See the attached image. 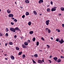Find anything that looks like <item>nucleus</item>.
I'll return each mask as SVG.
<instances>
[{
  "label": "nucleus",
  "instance_id": "nucleus-1",
  "mask_svg": "<svg viewBox=\"0 0 64 64\" xmlns=\"http://www.w3.org/2000/svg\"><path fill=\"white\" fill-rule=\"evenodd\" d=\"M10 31H12V32H15V31H16V30H14V28H10Z\"/></svg>",
  "mask_w": 64,
  "mask_h": 64
},
{
  "label": "nucleus",
  "instance_id": "nucleus-2",
  "mask_svg": "<svg viewBox=\"0 0 64 64\" xmlns=\"http://www.w3.org/2000/svg\"><path fill=\"white\" fill-rule=\"evenodd\" d=\"M56 8H57V7H54V8H52L51 9L52 11L53 12V11H56Z\"/></svg>",
  "mask_w": 64,
  "mask_h": 64
},
{
  "label": "nucleus",
  "instance_id": "nucleus-3",
  "mask_svg": "<svg viewBox=\"0 0 64 64\" xmlns=\"http://www.w3.org/2000/svg\"><path fill=\"white\" fill-rule=\"evenodd\" d=\"M49 22H50L49 20H48L46 21V25H48L49 24Z\"/></svg>",
  "mask_w": 64,
  "mask_h": 64
},
{
  "label": "nucleus",
  "instance_id": "nucleus-4",
  "mask_svg": "<svg viewBox=\"0 0 64 64\" xmlns=\"http://www.w3.org/2000/svg\"><path fill=\"white\" fill-rule=\"evenodd\" d=\"M59 42L60 43V44H62L63 43H64V40H63V39H62L61 41L59 40Z\"/></svg>",
  "mask_w": 64,
  "mask_h": 64
},
{
  "label": "nucleus",
  "instance_id": "nucleus-5",
  "mask_svg": "<svg viewBox=\"0 0 64 64\" xmlns=\"http://www.w3.org/2000/svg\"><path fill=\"white\" fill-rule=\"evenodd\" d=\"M8 16L9 17H11L12 18L13 17V14H9Z\"/></svg>",
  "mask_w": 64,
  "mask_h": 64
},
{
  "label": "nucleus",
  "instance_id": "nucleus-6",
  "mask_svg": "<svg viewBox=\"0 0 64 64\" xmlns=\"http://www.w3.org/2000/svg\"><path fill=\"white\" fill-rule=\"evenodd\" d=\"M7 12L8 14H10L11 13V10H10V9L7 10Z\"/></svg>",
  "mask_w": 64,
  "mask_h": 64
},
{
  "label": "nucleus",
  "instance_id": "nucleus-7",
  "mask_svg": "<svg viewBox=\"0 0 64 64\" xmlns=\"http://www.w3.org/2000/svg\"><path fill=\"white\" fill-rule=\"evenodd\" d=\"M10 57L12 60H14V59H15L14 57V56H11Z\"/></svg>",
  "mask_w": 64,
  "mask_h": 64
},
{
  "label": "nucleus",
  "instance_id": "nucleus-8",
  "mask_svg": "<svg viewBox=\"0 0 64 64\" xmlns=\"http://www.w3.org/2000/svg\"><path fill=\"white\" fill-rule=\"evenodd\" d=\"M14 30H15V31H16V30H20L19 29V28H18V27H17L15 28L14 29Z\"/></svg>",
  "mask_w": 64,
  "mask_h": 64
},
{
  "label": "nucleus",
  "instance_id": "nucleus-9",
  "mask_svg": "<svg viewBox=\"0 0 64 64\" xmlns=\"http://www.w3.org/2000/svg\"><path fill=\"white\" fill-rule=\"evenodd\" d=\"M25 2L26 3H29L30 2L28 0H25Z\"/></svg>",
  "mask_w": 64,
  "mask_h": 64
},
{
  "label": "nucleus",
  "instance_id": "nucleus-10",
  "mask_svg": "<svg viewBox=\"0 0 64 64\" xmlns=\"http://www.w3.org/2000/svg\"><path fill=\"white\" fill-rule=\"evenodd\" d=\"M43 0H40L39 1V3L40 4L42 3H43Z\"/></svg>",
  "mask_w": 64,
  "mask_h": 64
},
{
  "label": "nucleus",
  "instance_id": "nucleus-11",
  "mask_svg": "<svg viewBox=\"0 0 64 64\" xmlns=\"http://www.w3.org/2000/svg\"><path fill=\"white\" fill-rule=\"evenodd\" d=\"M22 46L23 48H26L27 47H26V46H25L24 44L22 45Z\"/></svg>",
  "mask_w": 64,
  "mask_h": 64
},
{
  "label": "nucleus",
  "instance_id": "nucleus-12",
  "mask_svg": "<svg viewBox=\"0 0 64 64\" xmlns=\"http://www.w3.org/2000/svg\"><path fill=\"white\" fill-rule=\"evenodd\" d=\"M43 62H44V60L43 59L42 61V60H40V64L42 63Z\"/></svg>",
  "mask_w": 64,
  "mask_h": 64
},
{
  "label": "nucleus",
  "instance_id": "nucleus-13",
  "mask_svg": "<svg viewBox=\"0 0 64 64\" xmlns=\"http://www.w3.org/2000/svg\"><path fill=\"white\" fill-rule=\"evenodd\" d=\"M61 59H58V60H57V61H58V62H61Z\"/></svg>",
  "mask_w": 64,
  "mask_h": 64
},
{
  "label": "nucleus",
  "instance_id": "nucleus-14",
  "mask_svg": "<svg viewBox=\"0 0 64 64\" xmlns=\"http://www.w3.org/2000/svg\"><path fill=\"white\" fill-rule=\"evenodd\" d=\"M54 60H57L58 59V58H57V57H55L54 58Z\"/></svg>",
  "mask_w": 64,
  "mask_h": 64
},
{
  "label": "nucleus",
  "instance_id": "nucleus-15",
  "mask_svg": "<svg viewBox=\"0 0 64 64\" xmlns=\"http://www.w3.org/2000/svg\"><path fill=\"white\" fill-rule=\"evenodd\" d=\"M31 22H28V25H29V26H30V25H31Z\"/></svg>",
  "mask_w": 64,
  "mask_h": 64
},
{
  "label": "nucleus",
  "instance_id": "nucleus-16",
  "mask_svg": "<svg viewBox=\"0 0 64 64\" xmlns=\"http://www.w3.org/2000/svg\"><path fill=\"white\" fill-rule=\"evenodd\" d=\"M60 9L62 11H64V8L62 7L60 8Z\"/></svg>",
  "mask_w": 64,
  "mask_h": 64
},
{
  "label": "nucleus",
  "instance_id": "nucleus-17",
  "mask_svg": "<svg viewBox=\"0 0 64 64\" xmlns=\"http://www.w3.org/2000/svg\"><path fill=\"white\" fill-rule=\"evenodd\" d=\"M24 44L25 45L27 46L28 45V44L27 42H25Z\"/></svg>",
  "mask_w": 64,
  "mask_h": 64
},
{
  "label": "nucleus",
  "instance_id": "nucleus-18",
  "mask_svg": "<svg viewBox=\"0 0 64 64\" xmlns=\"http://www.w3.org/2000/svg\"><path fill=\"white\" fill-rule=\"evenodd\" d=\"M30 34H32L33 33V31H30Z\"/></svg>",
  "mask_w": 64,
  "mask_h": 64
},
{
  "label": "nucleus",
  "instance_id": "nucleus-19",
  "mask_svg": "<svg viewBox=\"0 0 64 64\" xmlns=\"http://www.w3.org/2000/svg\"><path fill=\"white\" fill-rule=\"evenodd\" d=\"M50 9L49 8H48L47 9V10L48 12H50Z\"/></svg>",
  "mask_w": 64,
  "mask_h": 64
},
{
  "label": "nucleus",
  "instance_id": "nucleus-20",
  "mask_svg": "<svg viewBox=\"0 0 64 64\" xmlns=\"http://www.w3.org/2000/svg\"><path fill=\"white\" fill-rule=\"evenodd\" d=\"M34 13L35 14V15H37V12L35 11H33Z\"/></svg>",
  "mask_w": 64,
  "mask_h": 64
},
{
  "label": "nucleus",
  "instance_id": "nucleus-21",
  "mask_svg": "<svg viewBox=\"0 0 64 64\" xmlns=\"http://www.w3.org/2000/svg\"><path fill=\"white\" fill-rule=\"evenodd\" d=\"M29 13L28 12H26V15L27 16V15H29Z\"/></svg>",
  "mask_w": 64,
  "mask_h": 64
},
{
  "label": "nucleus",
  "instance_id": "nucleus-22",
  "mask_svg": "<svg viewBox=\"0 0 64 64\" xmlns=\"http://www.w3.org/2000/svg\"><path fill=\"white\" fill-rule=\"evenodd\" d=\"M16 49L17 50H19V48L18 47H16Z\"/></svg>",
  "mask_w": 64,
  "mask_h": 64
},
{
  "label": "nucleus",
  "instance_id": "nucleus-23",
  "mask_svg": "<svg viewBox=\"0 0 64 64\" xmlns=\"http://www.w3.org/2000/svg\"><path fill=\"white\" fill-rule=\"evenodd\" d=\"M39 42H36V45L37 46H38V45H39Z\"/></svg>",
  "mask_w": 64,
  "mask_h": 64
},
{
  "label": "nucleus",
  "instance_id": "nucleus-24",
  "mask_svg": "<svg viewBox=\"0 0 64 64\" xmlns=\"http://www.w3.org/2000/svg\"><path fill=\"white\" fill-rule=\"evenodd\" d=\"M22 57L23 58H25V55L24 54L23 55H22Z\"/></svg>",
  "mask_w": 64,
  "mask_h": 64
},
{
  "label": "nucleus",
  "instance_id": "nucleus-25",
  "mask_svg": "<svg viewBox=\"0 0 64 64\" xmlns=\"http://www.w3.org/2000/svg\"><path fill=\"white\" fill-rule=\"evenodd\" d=\"M34 56L35 57H38V55H37V54H36L34 55Z\"/></svg>",
  "mask_w": 64,
  "mask_h": 64
},
{
  "label": "nucleus",
  "instance_id": "nucleus-26",
  "mask_svg": "<svg viewBox=\"0 0 64 64\" xmlns=\"http://www.w3.org/2000/svg\"><path fill=\"white\" fill-rule=\"evenodd\" d=\"M9 44L10 45H13V42H9Z\"/></svg>",
  "mask_w": 64,
  "mask_h": 64
},
{
  "label": "nucleus",
  "instance_id": "nucleus-27",
  "mask_svg": "<svg viewBox=\"0 0 64 64\" xmlns=\"http://www.w3.org/2000/svg\"><path fill=\"white\" fill-rule=\"evenodd\" d=\"M36 39V38H33L32 39V40L33 41H35V40Z\"/></svg>",
  "mask_w": 64,
  "mask_h": 64
},
{
  "label": "nucleus",
  "instance_id": "nucleus-28",
  "mask_svg": "<svg viewBox=\"0 0 64 64\" xmlns=\"http://www.w3.org/2000/svg\"><path fill=\"white\" fill-rule=\"evenodd\" d=\"M40 61H41V60H38V63H41V62H40Z\"/></svg>",
  "mask_w": 64,
  "mask_h": 64
},
{
  "label": "nucleus",
  "instance_id": "nucleus-29",
  "mask_svg": "<svg viewBox=\"0 0 64 64\" xmlns=\"http://www.w3.org/2000/svg\"><path fill=\"white\" fill-rule=\"evenodd\" d=\"M50 32H51V30H50L48 29V33H50Z\"/></svg>",
  "mask_w": 64,
  "mask_h": 64
},
{
  "label": "nucleus",
  "instance_id": "nucleus-30",
  "mask_svg": "<svg viewBox=\"0 0 64 64\" xmlns=\"http://www.w3.org/2000/svg\"><path fill=\"white\" fill-rule=\"evenodd\" d=\"M6 32H8V31H9V30H8V28H6Z\"/></svg>",
  "mask_w": 64,
  "mask_h": 64
},
{
  "label": "nucleus",
  "instance_id": "nucleus-31",
  "mask_svg": "<svg viewBox=\"0 0 64 64\" xmlns=\"http://www.w3.org/2000/svg\"><path fill=\"white\" fill-rule=\"evenodd\" d=\"M59 38H58L56 39V41H57V42H58L59 41Z\"/></svg>",
  "mask_w": 64,
  "mask_h": 64
},
{
  "label": "nucleus",
  "instance_id": "nucleus-32",
  "mask_svg": "<svg viewBox=\"0 0 64 64\" xmlns=\"http://www.w3.org/2000/svg\"><path fill=\"white\" fill-rule=\"evenodd\" d=\"M14 22H17V20L16 19H14Z\"/></svg>",
  "mask_w": 64,
  "mask_h": 64
},
{
  "label": "nucleus",
  "instance_id": "nucleus-33",
  "mask_svg": "<svg viewBox=\"0 0 64 64\" xmlns=\"http://www.w3.org/2000/svg\"><path fill=\"white\" fill-rule=\"evenodd\" d=\"M21 54H22V52H20L19 53L18 55H20Z\"/></svg>",
  "mask_w": 64,
  "mask_h": 64
},
{
  "label": "nucleus",
  "instance_id": "nucleus-34",
  "mask_svg": "<svg viewBox=\"0 0 64 64\" xmlns=\"http://www.w3.org/2000/svg\"><path fill=\"white\" fill-rule=\"evenodd\" d=\"M33 60V63H34H34H36V62H35V61H34V60Z\"/></svg>",
  "mask_w": 64,
  "mask_h": 64
},
{
  "label": "nucleus",
  "instance_id": "nucleus-35",
  "mask_svg": "<svg viewBox=\"0 0 64 64\" xmlns=\"http://www.w3.org/2000/svg\"><path fill=\"white\" fill-rule=\"evenodd\" d=\"M6 36H8V34L6 33Z\"/></svg>",
  "mask_w": 64,
  "mask_h": 64
},
{
  "label": "nucleus",
  "instance_id": "nucleus-36",
  "mask_svg": "<svg viewBox=\"0 0 64 64\" xmlns=\"http://www.w3.org/2000/svg\"><path fill=\"white\" fill-rule=\"evenodd\" d=\"M25 17V15H23L22 16V18H24Z\"/></svg>",
  "mask_w": 64,
  "mask_h": 64
},
{
  "label": "nucleus",
  "instance_id": "nucleus-37",
  "mask_svg": "<svg viewBox=\"0 0 64 64\" xmlns=\"http://www.w3.org/2000/svg\"><path fill=\"white\" fill-rule=\"evenodd\" d=\"M11 24H12V25H14V23L12 22H11Z\"/></svg>",
  "mask_w": 64,
  "mask_h": 64
},
{
  "label": "nucleus",
  "instance_id": "nucleus-38",
  "mask_svg": "<svg viewBox=\"0 0 64 64\" xmlns=\"http://www.w3.org/2000/svg\"><path fill=\"white\" fill-rule=\"evenodd\" d=\"M3 36V34L1 33H0V36Z\"/></svg>",
  "mask_w": 64,
  "mask_h": 64
},
{
  "label": "nucleus",
  "instance_id": "nucleus-39",
  "mask_svg": "<svg viewBox=\"0 0 64 64\" xmlns=\"http://www.w3.org/2000/svg\"><path fill=\"white\" fill-rule=\"evenodd\" d=\"M41 39L42 40H43L44 41L45 40L44 38H42Z\"/></svg>",
  "mask_w": 64,
  "mask_h": 64
},
{
  "label": "nucleus",
  "instance_id": "nucleus-40",
  "mask_svg": "<svg viewBox=\"0 0 64 64\" xmlns=\"http://www.w3.org/2000/svg\"><path fill=\"white\" fill-rule=\"evenodd\" d=\"M46 46H48V48H50V46H49V45H47Z\"/></svg>",
  "mask_w": 64,
  "mask_h": 64
},
{
  "label": "nucleus",
  "instance_id": "nucleus-41",
  "mask_svg": "<svg viewBox=\"0 0 64 64\" xmlns=\"http://www.w3.org/2000/svg\"><path fill=\"white\" fill-rule=\"evenodd\" d=\"M28 43H30V40H28Z\"/></svg>",
  "mask_w": 64,
  "mask_h": 64
},
{
  "label": "nucleus",
  "instance_id": "nucleus-42",
  "mask_svg": "<svg viewBox=\"0 0 64 64\" xmlns=\"http://www.w3.org/2000/svg\"><path fill=\"white\" fill-rule=\"evenodd\" d=\"M48 29H49L48 28H46V31H47L48 30Z\"/></svg>",
  "mask_w": 64,
  "mask_h": 64
},
{
  "label": "nucleus",
  "instance_id": "nucleus-43",
  "mask_svg": "<svg viewBox=\"0 0 64 64\" xmlns=\"http://www.w3.org/2000/svg\"><path fill=\"white\" fill-rule=\"evenodd\" d=\"M61 58H64V57L63 56H61Z\"/></svg>",
  "mask_w": 64,
  "mask_h": 64
},
{
  "label": "nucleus",
  "instance_id": "nucleus-44",
  "mask_svg": "<svg viewBox=\"0 0 64 64\" xmlns=\"http://www.w3.org/2000/svg\"><path fill=\"white\" fill-rule=\"evenodd\" d=\"M48 61L50 62V63H51V61L50 60H49Z\"/></svg>",
  "mask_w": 64,
  "mask_h": 64
},
{
  "label": "nucleus",
  "instance_id": "nucleus-45",
  "mask_svg": "<svg viewBox=\"0 0 64 64\" xmlns=\"http://www.w3.org/2000/svg\"><path fill=\"white\" fill-rule=\"evenodd\" d=\"M16 37H17V36L16 35H15L14 36V38H16Z\"/></svg>",
  "mask_w": 64,
  "mask_h": 64
},
{
  "label": "nucleus",
  "instance_id": "nucleus-46",
  "mask_svg": "<svg viewBox=\"0 0 64 64\" xmlns=\"http://www.w3.org/2000/svg\"><path fill=\"white\" fill-rule=\"evenodd\" d=\"M50 3H51V5H52V4H53V2L52 1H51L50 2Z\"/></svg>",
  "mask_w": 64,
  "mask_h": 64
},
{
  "label": "nucleus",
  "instance_id": "nucleus-47",
  "mask_svg": "<svg viewBox=\"0 0 64 64\" xmlns=\"http://www.w3.org/2000/svg\"><path fill=\"white\" fill-rule=\"evenodd\" d=\"M62 26L63 27H64V24H62Z\"/></svg>",
  "mask_w": 64,
  "mask_h": 64
},
{
  "label": "nucleus",
  "instance_id": "nucleus-48",
  "mask_svg": "<svg viewBox=\"0 0 64 64\" xmlns=\"http://www.w3.org/2000/svg\"><path fill=\"white\" fill-rule=\"evenodd\" d=\"M61 52L62 53H63V50L62 49L61 50Z\"/></svg>",
  "mask_w": 64,
  "mask_h": 64
},
{
  "label": "nucleus",
  "instance_id": "nucleus-49",
  "mask_svg": "<svg viewBox=\"0 0 64 64\" xmlns=\"http://www.w3.org/2000/svg\"><path fill=\"white\" fill-rule=\"evenodd\" d=\"M58 32H60V30H58Z\"/></svg>",
  "mask_w": 64,
  "mask_h": 64
},
{
  "label": "nucleus",
  "instance_id": "nucleus-50",
  "mask_svg": "<svg viewBox=\"0 0 64 64\" xmlns=\"http://www.w3.org/2000/svg\"><path fill=\"white\" fill-rule=\"evenodd\" d=\"M52 56L51 55L50 56V58H52Z\"/></svg>",
  "mask_w": 64,
  "mask_h": 64
},
{
  "label": "nucleus",
  "instance_id": "nucleus-51",
  "mask_svg": "<svg viewBox=\"0 0 64 64\" xmlns=\"http://www.w3.org/2000/svg\"><path fill=\"white\" fill-rule=\"evenodd\" d=\"M7 44H8L6 43L5 45V46H7Z\"/></svg>",
  "mask_w": 64,
  "mask_h": 64
},
{
  "label": "nucleus",
  "instance_id": "nucleus-52",
  "mask_svg": "<svg viewBox=\"0 0 64 64\" xmlns=\"http://www.w3.org/2000/svg\"><path fill=\"white\" fill-rule=\"evenodd\" d=\"M58 15H60V16H61V14H58Z\"/></svg>",
  "mask_w": 64,
  "mask_h": 64
},
{
  "label": "nucleus",
  "instance_id": "nucleus-53",
  "mask_svg": "<svg viewBox=\"0 0 64 64\" xmlns=\"http://www.w3.org/2000/svg\"><path fill=\"white\" fill-rule=\"evenodd\" d=\"M51 39H52V40L53 39V38L52 37H51Z\"/></svg>",
  "mask_w": 64,
  "mask_h": 64
},
{
  "label": "nucleus",
  "instance_id": "nucleus-54",
  "mask_svg": "<svg viewBox=\"0 0 64 64\" xmlns=\"http://www.w3.org/2000/svg\"><path fill=\"white\" fill-rule=\"evenodd\" d=\"M20 8H21V9H22V8H23V7H22V6H21L20 7Z\"/></svg>",
  "mask_w": 64,
  "mask_h": 64
},
{
  "label": "nucleus",
  "instance_id": "nucleus-55",
  "mask_svg": "<svg viewBox=\"0 0 64 64\" xmlns=\"http://www.w3.org/2000/svg\"><path fill=\"white\" fill-rule=\"evenodd\" d=\"M5 59L6 60H8V59L7 58H5Z\"/></svg>",
  "mask_w": 64,
  "mask_h": 64
},
{
  "label": "nucleus",
  "instance_id": "nucleus-56",
  "mask_svg": "<svg viewBox=\"0 0 64 64\" xmlns=\"http://www.w3.org/2000/svg\"><path fill=\"white\" fill-rule=\"evenodd\" d=\"M15 19V18H12V20L13 19Z\"/></svg>",
  "mask_w": 64,
  "mask_h": 64
},
{
  "label": "nucleus",
  "instance_id": "nucleus-57",
  "mask_svg": "<svg viewBox=\"0 0 64 64\" xmlns=\"http://www.w3.org/2000/svg\"><path fill=\"white\" fill-rule=\"evenodd\" d=\"M20 38H21V39H22L23 38V37H20Z\"/></svg>",
  "mask_w": 64,
  "mask_h": 64
},
{
  "label": "nucleus",
  "instance_id": "nucleus-58",
  "mask_svg": "<svg viewBox=\"0 0 64 64\" xmlns=\"http://www.w3.org/2000/svg\"><path fill=\"white\" fill-rule=\"evenodd\" d=\"M4 55H5V56H7V54H4Z\"/></svg>",
  "mask_w": 64,
  "mask_h": 64
},
{
  "label": "nucleus",
  "instance_id": "nucleus-59",
  "mask_svg": "<svg viewBox=\"0 0 64 64\" xmlns=\"http://www.w3.org/2000/svg\"><path fill=\"white\" fill-rule=\"evenodd\" d=\"M15 4H17V2H15Z\"/></svg>",
  "mask_w": 64,
  "mask_h": 64
},
{
  "label": "nucleus",
  "instance_id": "nucleus-60",
  "mask_svg": "<svg viewBox=\"0 0 64 64\" xmlns=\"http://www.w3.org/2000/svg\"><path fill=\"white\" fill-rule=\"evenodd\" d=\"M58 30V29H56V31H57V30Z\"/></svg>",
  "mask_w": 64,
  "mask_h": 64
},
{
  "label": "nucleus",
  "instance_id": "nucleus-61",
  "mask_svg": "<svg viewBox=\"0 0 64 64\" xmlns=\"http://www.w3.org/2000/svg\"><path fill=\"white\" fill-rule=\"evenodd\" d=\"M40 15H42V14H40Z\"/></svg>",
  "mask_w": 64,
  "mask_h": 64
},
{
  "label": "nucleus",
  "instance_id": "nucleus-62",
  "mask_svg": "<svg viewBox=\"0 0 64 64\" xmlns=\"http://www.w3.org/2000/svg\"><path fill=\"white\" fill-rule=\"evenodd\" d=\"M1 9H0V12H1Z\"/></svg>",
  "mask_w": 64,
  "mask_h": 64
},
{
  "label": "nucleus",
  "instance_id": "nucleus-63",
  "mask_svg": "<svg viewBox=\"0 0 64 64\" xmlns=\"http://www.w3.org/2000/svg\"><path fill=\"white\" fill-rule=\"evenodd\" d=\"M40 51H41H41H42H42L41 50H40Z\"/></svg>",
  "mask_w": 64,
  "mask_h": 64
},
{
  "label": "nucleus",
  "instance_id": "nucleus-64",
  "mask_svg": "<svg viewBox=\"0 0 64 64\" xmlns=\"http://www.w3.org/2000/svg\"><path fill=\"white\" fill-rule=\"evenodd\" d=\"M48 7H49V5H48L47 6Z\"/></svg>",
  "mask_w": 64,
  "mask_h": 64
}]
</instances>
